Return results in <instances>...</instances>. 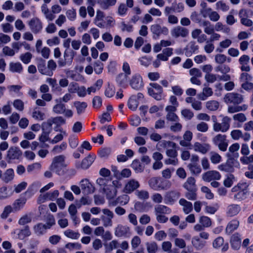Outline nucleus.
I'll list each match as a JSON object with an SVG mask.
<instances>
[{
  "label": "nucleus",
  "instance_id": "18",
  "mask_svg": "<svg viewBox=\"0 0 253 253\" xmlns=\"http://www.w3.org/2000/svg\"><path fill=\"white\" fill-rule=\"evenodd\" d=\"M180 196L179 193L175 191H170L167 192L165 195V200L166 204H172Z\"/></svg>",
  "mask_w": 253,
  "mask_h": 253
},
{
  "label": "nucleus",
  "instance_id": "22",
  "mask_svg": "<svg viewBox=\"0 0 253 253\" xmlns=\"http://www.w3.org/2000/svg\"><path fill=\"white\" fill-rule=\"evenodd\" d=\"M230 243L232 248L234 249L238 250L240 248L241 244V238L239 233H235L231 236Z\"/></svg>",
  "mask_w": 253,
  "mask_h": 253
},
{
  "label": "nucleus",
  "instance_id": "3",
  "mask_svg": "<svg viewBox=\"0 0 253 253\" xmlns=\"http://www.w3.org/2000/svg\"><path fill=\"white\" fill-rule=\"evenodd\" d=\"M212 141L220 150L223 152L226 151L228 143L226 135L218 134L212 138Z\"/></svg>",
  "mask_w": 253,
  "mask_h": 253
},
{
  "label": "nucleus",
  "instance_id": "53",
  "mask_svg": "<svg viewBox=\"0 0 253 253\" xmlns=\"http://www.w3.org/2000/svg\"><path fill=\"white\" fill-rule=\"evenodd\" d=\"M129 198L127 195H123L117 198L116 202H113L112 205L116 206L117 203H119L122 205H126L129 201Z\"/></svg>",
  "mask_w": 253,
  "mask_h": 253
},
{
  "label": "nucleus",
  "instance_id": "16",
  "mask_svg": "<svg viewBox=\"0 0 253 253\" xmlns=\"http://www.w3.org/2000/svg\"><path fill=\"white\" fill-rule=\"evenodd\" d=\"M193 148L195 152L206 154L210 149V145L207 143L195 142L193 145Z\"/></svg>",
  "mask_w": 253,
  "mask_h": 253
},
{
  "label": "nucleus",
  "instance_id": "45",
  "mask_svg": "<svg viewBox=\"0 0 253 253\" xmlns=\"http://www.w3.org/2000/svg\"><path fill=\"white\" fill-rule=\"evenodd\" d=\"M54 122L51 118L43 122L42 125V131L50 133L52 131V126Z\"/></svg>",
  "mask_w": 253,
  "mask_h": 253
},
{
  "label": "nucleus",
  "instance_id": "40",
  "mask_svg": "<svg viewBox=\"0 0 253 253\" xmlns=\"http://www.w3.org/2000/svg\"><path fill=\"white\" fill-rule=\"evenodd\" d=\"M213 94L212 89L209 87H205L203 89L201 93L198 95L199 98L202 100H205L208 97L211 96Z\"/></svg>",
  "mask_w": 253,
  "mask_h": 253
},
{
  "label": "nucleus",
  "instance_id": "10",
  "mask_svg": "<svg viewBox=\"0 0 253 253\" xmlns=\"http://www.w3.org/2000/svg\"><path fill=\"white\" fill-rule=\"evenodd\" d=\"M95 158L91 155H88L84 158L81 163L78 162L76 164V167L77 169H87L94 162Z\"/></svg>",
  "mask_w": 253,
  "mask_h": 253
},
{
  "label": "nucleus",
  "instance_id": "52",
  "mask_svg": "<svg viewBox=\"0 0 253 253\" xmlns=\"http://www.w3.org/2000/svg\"><path fill=\"white\" fill-rule=\"evenodd\" d=\"M135 194L139 199L141 200H146L149 198V193L145 190H136Z\"/></svg>",
  "mask_w": 253,
  "mask_h": 253
},
{
  "label": "nucleus",
  "instance_id": "44",
  "mask_svg": "<svg viewBox=\"0 0 253 253\" xmlns=\"http://www.w3.org/2000/svg\"><path fill=\"white\" fill-rule=\"evenodd\" d=\"M138 102L136 99V95H131L129 98L127 102V105L129 109L132 111H135L138 106Z\"/></svg>",
  "mask_w": 253,
  "mask_h": 253
},
{
  "label": "nucleus",
  "instance_id": "55",
  "mask_svg": "<svg viewBox=\"0 0 253 253\" xmlns=\"http://www.w3.org/2000/svg\"><path fill=\"white\" fill-rule=\"evenodd\" d=\"M206 108L210 111H215L219 107V103L215 100H211L206 102Z\"/></svg>",
  "mask_w": 253,
  "mask_h": 253
},
{
  "label": "nucleus",
  "instance_id": "21",
  "mask_svg": "<svg viewBox=\"0 0 253 253\" xmlns=\"http://www.w3.org/2000/svg\"><path fill=\"white\" fill-rule=\"evenodd\" d=\"M240 211L241 208L239 205L231 204L227 208L226 214L228 216L232 217L238 214Z\"/></svg>",
  "mask_w": 253,
  "mask_h": 253
},
{
  "label": "nucleus",
  "instance_id": "64",
  "mask_svg": "<svg viewBox=\"0 0 253 253\" xmlns=\"http://www.w3.org/2000/svg\"><path fill=\"white\" fill-rule=\"evenodd\" d=\"M181 115L185 119L188 120H191L194 116V113L190 109H184L181 110Z\"/></svg>",
  "mask_w": 253,
  "mask_h": 253
},
{
  "label": "nucleus",
  "instance_id": "19",
  "mask_svg": "<svg viewBox=\"0 0 253 253\" xmlns=\"http://www.w3.org/2000/svg\"><path fill=\"white\" fill-rule=\"evenodd\" d=\"M212 246L215 249H219L222 247L221 251L225 252L228 249L229 246L227 243H224V239L221 237H218L216 238L212 243Z\"/></svg>",
  "mask_w": 253,
  "mask_h": 253
},
{
  "label": "nucleus",
  "instance_id": "17",
  "mask_svg": "<svg viewBox=\"0 0 253 253\" xmlns=\"http://www.w3.org/2000/svg\"><path fill=\"white\" fill-rule=\"evenodd\" d=\"M250 57L247 55H243L241 56L239 59V64L241 65L240 69L242 71L249 72L251 70L249 65L250 62Z\"/></svg>",
  "mask_w": 253,
  "mask_h": 253
},
{
  "label": "nucleus",
  "instance_id": "43",
  "mask_svg": "<svg viewBox=\"0 0 253 253\" xmlns=\"http://www.w3.org/2000/svg\"><path fill=\"white\" fill-rule=\"evenodd\" d=\"M96 183L102 190L108 186L110 183H113V181L106 177H100L96 180Z\"/></svg>",
  "mask_w": 253,
  "mask_h": 253
},
{
  "label": "nucleus",
  "instance_id": "5",
  "mask_svg": "<svg viewBox=\"0 0 253 253\" xmlns=\"http://www.w3.org/2000/svg\"><path fill=\"white\" fill-rule=\"evenodd\" d=\"M131 88L136 90L141 89L143 86L142 78L138 74L133 75L129 81Z\"/></svg>",
  "mask_w": 253,
  "mask_h": 253
},
{
  "label": "nucleus",
  "instance_id": "57",
  "mask_svg": "<svg viewBox=\"0 0 253 253\" xmlns=\"http://www.w3.org/2000/svg\"><path fill=\"white\" fill-rule=\"evenodd\" d=\"M210 160L213 164H217L221 161V157L215 152H211L210 153Z\"/></svg>",
  "mask_w": 253,
  "mask_h": 253
},
{
  "label": "nucleus",
  "instance_id": "28",
  "mask_svg": "<svg viewBox=\"0 0 253 253\" xmlns=\"http://www.w3.org/2000/svg\"><path fill=\"white\" fill-rule=\"evenodd\" d=\"M205 12L206 14H203V17H206L208 15L211 21L216 22L220 18V15L216 11H212L211 8L206 9Z\"/></svg>",
  "mask_w": 253,
  "mask_h": 253
},
{
  "label": "nucleus",
  "instance_id": "54",
  "mask_svg": "<svg viewBox=\"0 0 253 253\" xmlns=\"http://www.w3.org/2000/svg\"><path fill=\"white\" fill-rule=\"evenodd\" d=\"M187 167L193 174L198 175L202 171L200 166L198 164H189Z\"/></svg>",
  "mask_w": 253,
  "mask_h": 253
},
{
  "label": "nucleus",
  "instance_id": "61",
  "mask_svg": "<svg viewBox=\"0 0 253 253\" xmlns=\"http://www.w3.org/2000/svg\"><path fill=\"white\" fill-rule=\"evenodd\" d=\"M199 222L204 227H209L211 225V219L208 216H202L200 218Z\"/></svg>",
  "mask_w": 253,
  "mask_h": 253
},
{
  "label": "nucleus",
  "instance_id": "27",
  "mask_svg": "<svg viewBox=\"0 0 253 253\" xmlns=\"http://www.w3.org/2000/svg\"><path fill=\"white\" fill-rule=\"evenodd\" d=\"M128 79L129 75L124 74L123 73H120L116 78V82L121 86L126 87L127 86Z\"/></svg>",
  "mask_w": 253,
  "mask_h": 253
},
{
  "label": "nucleus",
  "instance_id": "60",
  "mask_svg": "<svg viewBox=\"0 0 253 253\" xmlns=\"http://www.w3.org/2000/svg\"><path fill=\"white\" fill-rule=\"evenodd\" d=\"M31 232L28 226H26L23 229L21 230L18 234V238L23 239L26 237L30 236Z\"/></svg>",
  "mask_w": 253,
  "mask_h": 253
},
{
  "label": "nucleus",
  "instance_id": "39",
  "mask_svg": "<svg viewBox=\"0 0 253 253\" xmlns=\"http://www.w3.org/2000/svg\"><path fill=\"white\" fill-rule=\"evenodd\" d=\"M148 253H156L158 250V246L155 241L148 242L145 243Z\"/></svg>",
  "mask_w": 253,
  "mask_h": 253
},
{
  "label": "nucleus",
  "instance_id": "51",
  "mask_svg": "<svg viewBox=\"0 0 253 253\" xmlns=\"http://www.w3.org/2000/svg\"><path fill=\"white\" fill-rule=\"evenodd\" d=\"M69 93H66L63 96L59 99H56L55 100L56 102H61L67 103L70 100H72L73 98L72 95L70 93V92H74V91L72 90L71 88L68 89Z\"/></svg>",
  "mask_w": 253,
  "mask_h": 253
},
{
  "label": "nucleus",
  "instance_id": "31",
  "mask_svg": "<svg viewBox=\"0 0 253 253\" xmlns=\"http://www.w3.org/2000/svg\"><path fill=\"white\" fill-rule=\"evenodd\" d=\"M200 25L204 27V32L208 35L213 34V33L214 32L213 25H212L209 21H203L201 23Z\"/></svg>",
  "mask_w": 253,
  "mask_h": 253
},
{
  "label": "nucleus",
  "instance_id": "11",
  "mask_svg": "<svg viewBox=\"0 0 253 253\" xmlns=\"http://www.w3.org/2000/svg\"><path fill=\"white\" fill-rule=\"evenodd\" d=\"M220 178L221 175L216 170H210L205 172L202 175L203 180L207 182H210L212 180H218Z\"/></svg>",
  "mask_w": 253,
  "mask_h": 253
},
{
  "label": "nucleus",
  "instance_id": "58",
  "mask_svg": "<svg viewBox=\"0 0 253 253\" xmlns=\"http://www.w3.org/2000/svg\"><path fill=\"white\" fill-rule=\"evenodd\" d=\"M159 178L154 177L150 179L148 181L149 186L155 190H159Z\"/></svg>",
  "mask_w": 253,
  "mask_h": 253
},
{
  "label": "nucleus",
  "instance_id": "34",
  "mask_svg": "<svg viewBox=\"0 0 253 253\" xmlns=\"http://www.w3.org/2000/svg\"><path fill=\"white\" fill-rule=\"evenodd\" d=\"M74 106L76 109L77 114L80 115L84 112L87 104L85 102L75 101Z\"/></svg>",
  "mask_w": 253,
  "mask_h": 253
},
{
  "label": "nucleus",
  "instance_id": "4",
  "mask_svg": "<svg viewBox=\"0 0 253 253\" xmlns=\"http://www.w3.org/2000/svg\"><path fill=\"white\" fill-rule=\"evenodd\" d=\"M113 183H110L103 190L106 194L107 198L112 199L117 195V188L120 187L121 184L117 180L113 181Z\"/></svg>",
  "mask_w": 253,
  "mask_h": 253
},
{
  "label": "nucleus",
  "instance_id": "33",
  "mask_svg": "<svg viewBox=\"0 0 253 253\" xmlns=\"http://www.w3.org/2000/svg\"><path fill=\"white\" fill-rule=\"evenodd\" d=\"M33 229L35 234L38 236H41L44 234L46 230L48 229L42 223H39L34 226Z\"/></svg>",
  "mask_w": 253,
  "mask_h": 253
},
{
  "label": "nucleus",
  "instance_id": "12",
  "mask_svg": "<svg viewBox=\"0 0 253 253\" xmlns=\"http://www.w3.org/2000/svg\"><path fill=\"white\" fill-rule=\"evenodd\" d=\"M59 194L58 190H56L52 192H47L43 195H40L38 201L39 203H43L46 200L53 201L56 199Z\"/></svg>",
  "mask_w": 253,
  "mask_h": 253
},
{
  "label": "nucleus",
  "instance_id": "9",
  "mask_svg": "<svg viewBox=\"0 0 253 253\" xmlns=\"http://www.w3.org/2000/svg\"><path fill=\"white\" fill-rule=\"evenodd\" d=\"M28 25L31 30L34 34L39 33L42 28V24L41 20L38 18H32L28 22Z\"/></svg>",
  "mask_w": 253,
  "mask_h": 253
},
{
  "label": "nucleus",
  "instance_id": "23",
  "mask_svg": "<svg viewBox=\"0 0 253 253\" xmlns=\"http://www.w3.org/2000/svg\"><path fill=\"white\" fill-rule=\"evenodd\" d=\"M67 166V165H51L49 169L59 175H63L66 172Z\"/></svg>",
  "mask_w": 253,
  "mask_h": 253
},
{
  "label": "nucleus",
  "instance_id": "32",
  "mask_svg": "<svg viewBox=\"0 0 253 253\" xmlns=\"http://www.w3.org/2000/svg\"><path fill=\"white\" fill-rule=\"evenodd\" d=\"M248 109V105L244 104L242 106L235 105H230L228 107L227 111L229 113L233 114L240 111H246Z\"/></svg>",
  "mask_w": 253,
  "mask_h": 253
},
{
  "label": "nucleus",
  "instance_id": "56",
  "mask_svg": "<svg viewBox=\"0 0 253 253\" xmlns=\"http://www.w3.org/2000/svg\"><path fill=\"white\" fill-rule=\"evenodd\" d=\"M230 71V68L228 65L225 64H220L215 68V71L219 72L221 73L227 74Z\"/></svg>",
  "mask_w": 253,
  "mask_h": 253
},
{
  "label": "nucleus",
  "instance_id": "2",
  "mask_svg": "<svg viewBox=\"0 0 253 253\" xmlns=\"http://www.w3.org/2000/svg\"><path fill=\"white\" fill-rule=\"evenodd\" d=\"M224 101L227 104L238 105L243 102L244 97L243 95L238 93H228L224 96Z\"/></svg>",
  "mask_w": 253,
  "mask_h": 253
},
{
  "label": "nucleus",
  "instance_id": "7",
  "mask_svg": "<svg viewBox=\"0 0 253 253\" xmlns=\"http://www.w3.org/2000/svg\"><path fill=\"white\" fill-rule=\"evenodd\" d=\"M230 122L231 119L229 117L227 116L224 117L221 123H218L215 124V127L213 130L215 132H226L230 128Z\"/></svg>",
  "mask_w": 253,
  "mask_h": 253
},
{
  "label": "nucleus",
  "instance_id": "49",
  "mask_svg": "<svg viewBox=\"0 0 253 253\" xmlns=\"http://www.w3.org/2000/svg\"><path fill=\"white\" fill-rule=\"evenodd\" d=\"M232 44V41L230 39H225L220 42L219 43V47L216 49V51L219 53L223 51V49L229 47Z\"/></svg>",
  "mask_w": 253,
  "mask_h": 253
},
{
  "label": "nucleus",
  "instance_id": "48",
  "mask_svg": "<svg viewBox=\"0 0 253 253\" xmlns=\"http://www.w3.org/2000/svg\"><path fill=\"white\" fill-rule=\"evenodd\" d=\"M65 105L61 102H56L52 109L53 112L56 114H62L65 111Z\"/></svg>",
  "mask_w": 253,
  "mask_h": 253
},
{
  "label": "nucleus",
  "instance_id": "42",
  "mask_svg": "<svg viewBox=\"0 0 253 253\" xmlns=\"http://www.w3.org/2000/svg\"><path fill=\"white\" fill-rule=\"evenodd\" d=\"M14 177V171L12 169H7L2 174L1 179L3 181L6 183H8L13 179Z\"/></svg>",
  "mask_w": 253,
  "mask_h": 253
},
{
  "label": "nucleus",
  "instance_id": "63",
  "mask_svg": "<svg viewBox=\"0 0 253 253\" xmlns=\"http://www.w3.org/2000/svg\"><path fill=\"white\" fill-rule=\"evenodd\" d=\"M119 246V243L116 240H112L109 243L107 246L106 247V252H111L114 249L118 248Z\"/></svg>",
  "mask_w": 253,
  "mask_h": 253
},
{
  "label": "nucleus",
  "instance_id": "15",
  "mask_svg": "<svg viewBox=\"0 0 253 253\" xmlns=\"http://www.w3.org/2000/svg\"><path fill=\"white\" fill-rule=\"evenodd\" d=\"M130 228L126 225L118 224L115 229V235L118 237L126 236L129 233Z\"/></svg>",
  "mask_w": 253,
  "mask_h": 253
},
{
  "label": "nucleus",
  "instance_id": "13",
  "mask_svg": "<svg viewBox=\"0 0 253 253\" xmlns=\"http://www.w3.org/2000/svg\"><path fill=\"white\" fill-rule=\"evenodd\" d=\"M80 187L84 193L86 194L94 192L95 188L87 179H82L80 182Z\"/></svg>",
  "mask_w": 253,
  "mask_h": 253
},
{
  "label": "nucleus",
  "instance_id": "35",
  "mask_svg": "<svg viewBox=\"0 0 253 253\" xmlns=\"http://www.w3.org/2000/svg\"><path fill=\"white\" fill-rule=\"evenodd\" d=\"M155 212L156 214H169L171 210L164 205H158L155 207Z\"/></svg>",
  "mask_w": 253,
  "mask_h": 253
},
{
  "label": "nucleus",
  "instance_id": "47",
  "mask_svg": "<svg viewBox=\"0 0 253 253\" xmlns=\"http://www.w3.org/2000/svg\"><path fill=\"white\" fill-rule=\"evenodd\" d=\"M43 220L45 222L44 224L48 229L55 224V218L53 215L51 214H48L44 216Z\"/></svg>",
  "mask_w": 253,
  "mask_h": 253
},
{
  "label": "nucleus",
  "instance_id": "20",
  "mask_svg": "<svg viewBox=\"0 0 253 253\" xmlns=\"http://www.w3.org/2000/svg\"><path fill=\"white\" fill-rule=\"evenodd\" d=\"M151 31L155 36H156L158 38L161 34L165 33L167 34L168 32V29L167 28L163 27H162L158 24H154L151 26Z\"/></svg>",
  "mask_w": 253,
  "mask_h": 253
},
{
  "label": "nucleus",
  "instance_id": "1",
  "mask_svg": "<svg viewBox=\"0 0 253 253\" xmlns=\"http://www.w3.org/2000/svg\"><path fill=\"white\" fill-rule=\"evenodd\" d=\"M253 16V11L250 9H241L239 11V17L241 23L246 27H251L253 25V21L249 18Z\"/></svg>",
  "mask_w": 253,
  "mask_h": 253
},
{
  "label": "nucleus",
  "instance_id": "36",
  "mask_svg": "<svg viewBox=\"0 0 253 253\" xmlns=\"http://www.w3.org/2000/svg\"><path fill=\"white\" fill-rule=\"evenodd\" d=\"M9 71L12 73H21L23 71L22 65L19 62H10Z\"/></svg>",
  "mask_w": 253,
  "mask_h": 253
},
{
  "label": "nucleus",
  "instance_id": "38",
  "mask_svg": "<svg viewBox=\"0 0 253 253\" xmlns=\"http://www.w3.org/2000/svg\"><path fill=\"white\" fill-rule=\"evenodd\" d=\"M32 117L34 119L38 121H42L45 118L44 113L37 107L34 108L32 113Z\"/></svg>",
  "mask_w": 253,
  "mask_h": 253
},
{
  "label": "nucleus",
  "instance_id": "14",
  "mask_svg": "<svg viewBox=\"0 0 253 253\" xmlns=\"http://www.w3.org/2000/svg\"><path fill=\"white\" fill-rule=\"evenodd\" d=\"M171 33L172 36L174 38L179 37L184 38L188 36L189 31L185 28L181 26H176L172 30Z\"/></svg>",
  "mask_w": 253,
  "mask_h": 253
},
{
  "label": "nucleus",
  "instance_id": "29",
  "mask_svg": "<svg viewBox=\"0 0 253 253\" xmlns=\"http://www.w3.org/2000/svg\"><path fill=\"white\" fill-rule=\"evenodd\" d=\"M183 187L187 190H197L196 180L193 177H189L183 184Z\"/></svg>",
  "mask_w": 253,
  "mask_h": 253
},
{
  "label": "nucleus",
  "instance_id": "25",
  "mask_svg": "<svg viewBox=\"0 0 253 253\" xmlns=\"http://www.w3.org/2000/svg\"><path fill=\"white\" fill-rule=\"evenodd\" d=\"M239 221L237 219H233L231 220L227 224L226 229L225 232L226 233L230 235L232 233L234 230H236L239 225Z\"/></svg>",
  "mask_w": 253,
  "mask_h": 253
},
{
  "label": "nucleus",
  "instance_id": "8",
  "mask_svg": "<svg viewBox=\"0 0 253 253\" xmlns=\"http://www.w3.org/2000/svg\"><path fill=\"white\" fill-rule=\"evenodd\" d=\"M139 186L140 184L137 180L134 179H130L126 183L123 191L125 193L129 194L136 190Z\"/></svg>",
  "mask_w": 253,
  "mask_h": 253
},
{
  "label": "nucleus",
  "instance_id": "62",
  "mask_svg": "<svg viewBox=\"0 0 253 253\" xmlns=\"http://www.w3.org/2000/svg\"><path fill=\"white\" fill-rule=\"evenodd\" d=\"M215 62L220 65L224 64L227 60V56L223 54L218 53L215 55Z\"/></svg>",
  "mask_w": 253,
  "mask_h": 253
},
{
  "label": "nucleus",
  "instance_id": "50",
  "mask_svg": "<svg viewBox=\"0 0 253 253\" xmlns=\"http://www.w3.org/2000/svg\"><path fill=\"white\" fill-rule=\"evenodd\" d=\"M26 202V199L24 198L16 200L13 204V209L15 211H18L21 209Z\"/></svg>",
  "mask_w": 253,
  "mask_h": 253
},
{
  "label": "nucleus",
  "instance_id": "46",
  "mask_svg": "<svg viewBox=\"0 0 253 253\" xmlns=\"http://www.w3.org/2000/svg\"><path fill=\"white\" fill-rule=\"evenodd\" d=\"M233 119L235 122H236L238 123V127L240 126L241 124L245 122L247 120L246 115L242 113L234 114L233 116Z\"/></svg>",
  "mask_w": 253,
  "mask_h": 253
},
{
  "label": "nucleus",
  "instance_id": "24",
  "mask_svg": "<svg viewBox=\"0 0 253 253\" xmlns=\"http://www.w3.org/2000/svg\"><path fill=\"white\" fill-rule=\"evenodd\" d=\"M179 204L183 207L182 210L183 212L186 214H188L193 210L192 204L187 201L185 199H180L179 201Z\"/></svg>",
  "mask_w": 253,
  "mask_h": 253
},
{
  "label": "nucleus",
  "instance_id": "30",
  "mask_svg": "<svg viewBox=\"0 0 253 253\" xmlns=\"http://www.w3.org/2000/svg\"><path fill=\"white\" fill-rule=\"evenodd\" d=\"M97 2L103 9L107 10L116 4L117 0H98Z\"/></svg>",
  "mask_w": 253,
  "mask_h": 253
},
{
  "label": "nucleus",
  "instance_id": "41",
  "mask_svg": "<svg viewBox=\"0 0 253 253\" xmlns=\"http://www.w3.org/2000/svg\"><path fill=\"white\" fill-rule=\"evenodd\" d=\"M38 68L39 71L42 74L50 76L52 75V72L47 69L45 66V61L43 60H41L39 62L38 65Z\"/></svg>",
  "mask_w": 253,
  "mask_h": 253
},
{
  "label": "nucleus",
  "instance_id": "59",
  "mask_svg": "<svg viewBox=\"0 0 253 253\" xmlns=\"http://www.w3.org/2000/svg\"><path fill=\"white\" fill-rule=\"evenodd\" d=\"M65 157L63 155H59L55 157L52 160L51 165H66L65 163Z\"/></svg>",
  "mask_w": 253,
  "mask_h": 253
},
{
  "label": "nucleus",
  "instance_id": "26",
  "mask_svg": "<svg viewBox=\"0 0 253 253\" xmlns=\"http://www.w3.org/2000/svg\"><path fill=\"white\" fill-rule=\"evenodd\" d=\"M191 243L197 250H202L206 245V242L201 240L198 236L193 237L192 239Z\"/></svg>",
  "mask_w": 253,
  "mask_h": 253
},
{
  "label": "nucleus",
  "instance_id": "6",
  "mask_svg": "<svg viewBox=\"0 0 253 253\" xmlns=\"http://www.w3.org/2000/svg\"><path fill=\"white\" fill-rule=\"evenodd\" d=\"M22 155L21 150L17 147H11L7 151L6 159L8 162L19 159Z\"/></svg>",
  "mask_w": 253,
  "mask_h": 253
},
{
  "label": "nucleus",
  "instance_id": "37",
  "mask_svg": "<svg viewBox=\"0 0 253 253\" xmlns=\"http://www.w3.org/2000/svg\"><path fill=\"white\" fill-rule=\"evenodd\" d=\"M131 167L136 173H141L144 169V166L140 163L138 159L132 161Z\"/></svg>",
  "mask_w": 253,
  "mask_h": 253
}]
</instances>
